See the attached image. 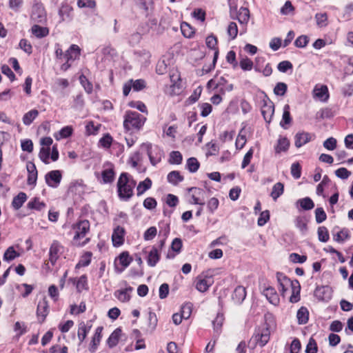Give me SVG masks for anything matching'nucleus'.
<instances>
[{
  "mask_svg": "<svg viewBox=\"0 0 353 353\" xmlns=\"http://www.w3.org/2000/svg\"><path fill=\"white\" fill-rule=\"evenodd\" d=\"M294 144L296 148H300L311 140V135L308 132H298L294 137Z\"/></svg>",
  "mask_w": 353,
  "mask_h": 353,
  "instance_id": "aec40b11",
  "label": "nucleus"
},
{
  "mask_svg": "<svg viewBox=\"0 0 353 353\" xmlns=\"http://www.w3.org/2000/svg\"><path fill=\"white\" fill-rule=\"evenodd\" d=\"M298 203L300 204L301 207L305 210H309L312 209L314 207V202L309 197H305L302 199H299Z\"/></svg>",
  "mask_w": 353,
  "mask_h": 353,
  "instance_id": "09e8293b",
  "label": "nucleus"
},
{
  "mask_svg": "<svg viewBox=\"0 0 353 353\" xmlns=\"http://www.w3.org/2000/svg\"><path fill=\"white\" fill-rule=\"evenodd\" d=\"M295 225L299 230L301 231V233L304 234L307 231V219L304 216H298L296 218L295 221Z\"/></svg>",
  "mask_w": 353,
  "mask_h": 353,
  "instance_id": "ea45409f",
  "label": "nucleus"
},
{
  "mask_svg": "<svg viewBox=\"0 0 353 353\" xmlns=\"http://www.w3.org/2000/svg\"><path fill=\"white\" fill-rule=\"evenodd\" d=\"M48 314V303L46 298L41 300L37 305V314L39 322L44 321Z\"/></svg>",
  "mask_w": 353,
  "mask_h": 353,
  "instance_id": "4468645a",
  "label": "nucleus"
},
{
  "mask_svg": "<svg viewBox=\"0 0 353 353\" xmlns=\"http://www.w3.org/2000/svg\"><path fill=\"white\" fill-rule=\"evenodd\" d=\"M102 330H103V327H101V326L98 327L95 330L94 334L92 338V340H91V342L90 344V347H89V350L91 352H94L97 350L98 345H99L100 341H101Z\"/></svg>",
  "mask_w": 353,
  "mask_h": 353,
  "instance_id": "6ab92c4d",
  "label": "nucleus"
},
{
  "mask_svg": "<svg viewBox=\"0 0 353 353\" xmlns=\"http://www.w3.org/2000/svg\"><path fill=\"white\" fill-rule=\"evenodd\" d=\"M135 185L136 182L128 173H122L117 181L119 198L125 201L131 198L133 195V190Z\"/></svg>",
  "mask_w": 353,
  "mask_h": 353,
  "instance_id": "f257e3e1",
  "label": "nucleus"
},
{
  "mask_svg": "<svg viewBox=\"0 0 353 353\" xmlns=\"http://www.w3.org/2000/svg\"><path fill=\"white\" fill-rule=\"evenodd\" d=\"M101 176L105 183H111L114 179V172L112 167L104 169L102 171Z\"/></svg>",
  "mask_w": 353,
  "mask_h": 353,
  "instance_id": "f704fd0d",
  "label": "nucleus"
},
{
  "mask_svg": "<svg viewBox=\"0 0 353 353\" xmlns=\"http://www.w3.org/2000/svg\"><path fill=\"white\" fill-rule=\"evenodd\" d=\"M288 86L285 83H278L274 88V93L278 96H283L287 91Z\"/></svg>",
  "mask_w": 353,
  "mask_h": 353,
  "instance_id": "13d9d810",
  "label": "nucleus"
},
{
  "mask_svg": "<svg viewBox=\"0 0 353 353\" xmlns=\"http://www.w3.org/2000/svg\"><path fill=\"white\" fill-rule=\"evenodd\" d=\"M276 276L279 285L291 286L293 284L294 281H291L289 278H288L284 274L281 272H277Z\"/></svg>",
  "mask_w": 353,
  "mask_h": 353,
  "instance_id": "de8ad7c7",
  "label": "nucleus"
},
{
  "mask_svg": "<svg viewBox=\"0 0 353 353\" xmlns=\"http://www.w3.org/2000/svg\"><path fill=\"white\" fill-rule=\"evenodd\" d=\"M18 256H19V254L14 250L12 246H10L4 252L3 260L10 261L14 260Z\"/></svg>",
  "mask_w": 353,
  "mask_h": 353,
  "instance_id": "79ce46f5",
  "label": "nucleus"
},
{
  "mask_svg": "<svg viewBox=\"0 0 353 353\" xmlns=\"http://www.w3.org/2000/svg\"><path fill=\"white\" fill-rule=\"evenodd\" d=\"M80 48L77 45H72L65 53V59L67 61L74 60L80 55Z\"/></svg>",
  "mask_w": 353,
  "mask_h": 353,
  "instance_id": "5701e85b",
  "label": "nucleus"
},
{
  "mask_svg": "<svg viewBox=\"0 0 353 353\" xmlns=\"http://www.w3.org/2000/svg\"><path fill=\"white\" fill-rule=\"evenodd\" d=\"M63 252V247L57 241H53L49 250V261L54 265Z\"/></svg>",
  "mask_w": 353,
  "mask_h": 353,
  "instance_id": "0eeeda50",
  "label": "nucleus"
},
{
  "mask_svg": "<svg viewBox=\"0 0 353 353\" xmlns=\"http://www.w3.org/2000/svg\"><path fill=\"white\" fill-rule=\"evenodd\" d=\"M182 155L179 151H173L170 154L169 162L171 164H180L182 162Z\"/></svg>",
  "mask_w": 353,
  "mask_h": 353,
  "instance_id": "3c124183",
  "label": "nucleus"
},
{
  "mask_svg": "<svg viewBox=\"0 0 353 353\" xmlns=\"http://www.w3.org/2000/svg\"><path fill=\"white\" fill-rule=\"evenodd\" d=\"M350 232L347 228H343L340 231H339L336 234L333 235L334 241L338 243H343L344 241L350 239Z\"/></svg>",
  "mask_w": 353,
  "mask_h": 353,
  "instance_id": "b1692460",
  "label": "nucleus"
},
{
  "mask_svg": "<svg viewBox=\"0 0 353 353\" xmlns=\"http://www.w3.org/2000/svg\"><path fill=\"white\" fill-rule=\"evenodd\" d=\"M246 296L245 288L241 285L237 286L232 294V299L236 303H241Z\"/></svg>",
  "mask_w": 353,
  "mask_h": 353,
  "instance_id": "412c9836",
  "label": "nucleus"
},
{
  "mask_svg": "<svg viewBox=\"0 0 353 353\" xmlns=\"http://www.w3.org/2000/svg\"><path fill=\"white\" fill-rule=\"evenodd\" d=\"M291 174L295 179H298L301 175V167L299 163H292L291 165Z\"/></svg>",
  "mask_w": 353,
  "mask_h": 353,
  "instance_id": "69168bd1",
  "label": "nucleus"
},
{
  "mask_svg": "<svg viewBox=\"0 0 353 353\" xmlns=\"http://www.w3.org/2000/svg\"><path fill=\"white\" fill-rule=\"evenodd\" d=\"M327 218V215L322 208H318L315 210V219L318 223L324 221Z\"/></svg>",
  "mask_w": 353,
  "mask_h": 353,
  "instance_id": "774afa93",
  "label": "nucleus"
},
{
  "mask_svg": "<svg viewBox=\"0 0 353 353\" xmlns=\"http://www.w3.org/2000/svg\"><path fill=\"white\" fill-rule=\"evenodd\" d=\"M133 291V288L130 286L126 287L123 289H119L114 292L115 297L121 302H128L131 298V293Z\"/></svg>",
  "mask_w": 353,
  "mask_h": 353,
  "instance_id": "dca6fc26",
  "label": "nucleus"
},
{
  "mask_svg": "<svg viewBox=\"0 0 353 353\" xmlns=\"http://www.w3.org/2000/svg\"><path fill=\"white\" fill-rule=\"evenodd\" d=\"M189 192H192V199L193 204L203 205L205 204L204 191L198 188L192 187L188 189Z\"/></svg>",
  "mask_w": 353,
  "mask_h": 353,
  "instance_id": "ddd939ff",
  "label": "nucleus"
},
{
  "mask_svg": "<svg viewBox=\"0 0 353 353\" xmlns=\"http://www.w3.org/2000/svg\"><path fill=\"white\" fill-rule=\"evenodd\" d=\"M308 311L306 307H301L297 312V319L299 324H305L308 321Z\"/></svg>",
  "mask_w": 353,
  "mask_h": 353,
  "instance_id": "58836bf2",
  "label": "nucleus"
},
{
  "mask_svg": "<svg viewBox=\"0 0 353 353\" xmlns=\"http://www.w3.org/2000/svg\"><path fill=\"white\" fill-rule=\"evenodd\" d=\"M97 3L95 0H78L77 6L80 8H88L94 9L96 8Z\"/></svg>",
  "mask_w": 353,
  "mask_h": 353,
  "instance_id": "5fc2aeb1",
  "label": "nucleus"
},
{
  "mask_svg": "<svg viewBox=\"0 0 353 353\" xmlns=\"http://www.w3.org/2000/svg\"><path fill=\"white\" fill-rule=\"evenodd\" d=\"M79 81L86 92L90 94L92 92V84L86 79L84 75L80 76Z\"/></svg>",
  "mask_w": 353,
  "mask_h": 353,
  "instance_id": "338daca9",
  "label": "nucleus"
},
{
  "mask_svg": "<svg viewBox=\"0 0 353 353\" xmlns=\"http://www.w3.org/2000/svg\"><path fill=\"white\" fill-rule=\"evenodd\" d=\"M318 238L321 242H327L329 240L330 236L328 230L325 227L321 226L319 228Z\"/></svg>",
  "mask_w": 353,
  "mask_h": 353,
  "instance_id": "603ef678",
  "label": "nucleus"
},
{
  "mask_svg": "<svg viewBox=\"0 0 353 353\" xmlns=\"http://www.w3.org/2000/svg\"><path fill=\"white\" fill-rule=\"evenodd\" d=\"M170 79L172 82H174L171 85L173 92L174 94L179 93L181 90V82L179 75L177 74H173L170 75Z\"/></svg>",
  "mask_w": 353,
  "mask_h": 353,
  "instance_id": "c03bdc74",
  "label": "nucleus"
},
{
  "mask_svg": "<svg viewBox=\"0 0 353 353\" xmlns=\"http://www.w3.org/2000/svg\"><path fill=\"white\" fill-rule=\"evenodd\" d=\"M119 332H120L119 330H116L109 336V338L108 339V343L110 347H112L118 343Z\"/></svg>",
  "mask_w": 353,
  "mask_h": 353,
  "instance_id": "e2e57ef3",
  "label": "nucleus"
},
{
  "mask_svg": "<svg viewBox=\"0 0 353 353\" xmlns=\"http://www.w3.org/2000/svg\"><path fill=\"white\" fill-rule=\"evenodd\" d=\"M316 24L319 27H325L327 26V17L325 13H317L315 15Z\"/></svg>",
  "mask_w": 353,
  "mask_h": 353,
  "instance_id": "680f3d73",
  "label": "nucleus"
},
{
  "mask_svg": "<svg viewBox=\"0 0 353 353\" xmlns=\"http://www.w3.org/2000/svg\"><path fill=\"white\" fill-rule=\"evenodd\" d=\"M119 262L121 265L123 266L124 268H127L132 261V258L130 256L129 254L126 252H122L119 255Z\"/></svg>",
  "mask_w": 353,
  "mask_h": 353,
  "instance_id": "bf43d9fd",
  "label": "nucleus"
},
{
  "mask_svg": "<svg viewBox=\"0 0 353 353\" xmlns=\"http://www.w3.org/2000/svg\"><path fill=\"white\" fill-rule=\"evenodd\" d=\"M28 207L30 209H34L38 211H41L46 207V203L43 201H40L39 199L34 198L28 203Z\"/></svg>",
  "mask_w": 353,
  "mask_h": 353,
  "instance_id": "a19ab883",
  "label": "nucleus"
},
{
  "mask_svg": "<svg viewBox=\"0 0 353 353\" xmlns=\"http://www.w3.org/2000/svg\"><path fill=\"white\" fill-rule=\"evenodd\" d=\"M31 32L37 38H43L49 34V30L46 27H41L35 24L31 28Z\"/></svg>",
  "mask_w": 353,
  "mask_h": 353,
  "instance_id": "cd10ccee",
  "label": "nucleus"
},
{
  "mask_svg": "<svg viewBox=\"0 0 353 353\" xmlns=\"http://www.w3.org/2000/svg\"><path fill=\"white\" fill-rule=\"evenodd\" d=\"M152 186V181L149 178H146L144 181L140 182L137 186V195L143 194L146 190H149Z\"/></svg>",
  "mask_w": 353,
  "mask_h": 353,
  "instance_id": "e433bc0d",
  "label": "nucleus"
},
{
  "mask_svg": "<svg viewBox=\"0 0 353 353\" xmlns=\"http://www.w3.org/2000/svg\"><path fill=\"white\" fill-rule=\"evenodd\" d=\"M313 94L314 98L323 102H326L330 97L327 86L325 85H316L313 90Z\"/></svg>",
  "mask_w": 353,
  "mask_h": 353,
  "instance_id": "9d476101",
  "label": "nucleus"
},
{
  "mask_svg": "<svg viewBox=\"0 0 353 353\" xmlns=\"http://www.w3.org/2000/svg\"><path fill=\"white\" fill-rule=\"evenodd\" d=\"M292 287V295L290 297L291 303H297L300 299V285L298 281L295 280L293 282Z\"/></svg>",
  "mask_w": 353,
  "mask_h": 353,
  "instance_id": "393cba45",
  "label": "nucleus"
},
{
  "mask_svg": "<svg viewBox=\"0 0 353 353\" xmlns=\"http://www.w3.org/2000/svg\"><path fill=\"white\" fill-rule=\"evenodd\" d=\"M14 330L17 332V336L19 337L24 334L26 332V326L24 323L16 322L14 326Z\"/></svg>",
  "mask_w": 353,
  "mask_h": 353,
  "instance_id": "0e129e2a",
  "label": "nucleus"
},
{
  "mask_svg": "<svg viewBox=\"0 0 353 353\" xmlns=\"http://www.w3.org/2000/svg\"><path fill=\"white\" fill-rule=\"evenodd\" d=\"M90 328L91 325L88 326L84 322H81L79 324L77 336L80 343H82L85 340Z\"/></svg>",
  "mask_w": 353,
  "mask_h": 353,
  "instance_id": "a878e982",
  "label": "nucleus"
},
{
  "mask_svg": "<svg viewBox=\"0 0 353 353\" xmlns=\"http://www.w3.org/2000/svg\"><path fill=\"white\" fill-rule=\"evenodd\" d=\"M292 119L290 117V106L289 105H285L283 108V113L282 117V120L280 122V125L282 128H286L285 125H288L291 123Z\"/></svg>",
  "mask_w": 353,
  "mask_h": 353,
  "instance_id": "c9c22d12",
  "label": "nucleus"
},
{
  "mask_svg": "<svg viewBox=\"0 0 353 353\" xmlns=\"http://www.w3.org/2000/svg\"><path fill=\"white\" fill-rule=\"evenodd\" d=\"M142 146L147 150V154L152 165H156L161 161L163 152L159 146H153L151 143H143Z\"/></svg>",
  "mask_w": 353,
  "mask_h": 353,
  "instance_id": "39448f33",
  "label": "nucleus"
},
{
  "mask_svg": "<svg viewBox=\"0 0 353 353\" xmlns=\"http://www.w3.org/2000/svg\"><path fill=\"white\" fill-rule=\"evenodd\" d=\"M73 132V128L72 126L68 125L61 128L57 133L54 134V138L57 140L61 139H65L72 135Z\"/></svg>",
  "mask_w": 353,
  "mask_h": 353,
  "instance_id": "7c9ffc66",
  "label": "nucleus"
},
{
  "mask_svg": "<svg viewBox=\"0 0 353 353\" xmlns=\"http://www.w3.org/2000/svg\"><path fill=\"white\" fill-rule=\"evenodd\" d=\"M192 305L191 303H186L181 306V314L184 319H188L191 315Z\"/></svg>",
  "mask_w": 353,
  "mask_h": 353,
  "instance_id": "8fccbe9b",
  "label": "nucleus"
},
{
  "mask_svg": "<svg viewBox=\"0 0 353 353\" xmlns=\"http://www.w3.org/2000/svg\"><path fill=\"white\" fill-rule=\"evenodd\" d=\"M73 244L77 246L85 245L90 240L85 238L90 230V223L87 220L80 221L72 225Z\"/></svg>",
  "mask_w": 353,
  "mask_h": 353,
  "instance_id": "f03ea898",
  "label": "nucleus"
},
{
  "mask_svg": "<svg viewBox=\"0 0 353 353\" xmlns=\"http://www.w3.org/2000/svg\"><path fill=\"white\" fill-rule=\"evenodd\" d=\"M73 8L68 4H62L59 10V15L61 21H70L72 19Z\"/></svg>",
  "mask_w": 353,
  "mask_h": 353,
  "instance_id": "a211bd4d",
  "label": "nucleus"
},
{
  "mask_svg": "<svg viewBox=\"0 0 353 353\" xmlns=\"http://www.w3.org/2000/svg\"><path fill=\"white\" fill-rule=\"evenodd\" d=\"M73 283H75L77 290L79 292H81L83 290H86L88 289L87 277L85 275L81 276L79 278L77 279V280H76V279H74Z\"/></svg>",
  "mask_w": 353,
  "mask_h": 353,
  "instance_id": "2f4dec72",
  "label": "nucleus"
},
{
  "mask_svg": "<svg viewBox=\"0 0 353 353\" xmlns=\"http://www.w3.org/2000/svg\"><path fill=\"white\" fill-rule=\"evenodd\" d=\"M228 34L231 39H234L238 34V28L235 22H230L228 27Z\"/></svg>",
  "mask_w": 353,
  "mask_h": 353,
  "instance_id": "4d7b16f0",
  "label": "nucleus"
},
{
  "mask_svg": "<svg viewBox=\"0 0 353 353\" xmlns=\"http://www.w3.org/2000/svg\"><path fill=\"white\" fill-rule=\"evenodd\" d=\"M160 255L159 254L157 248L153 247L152 250L150 251L148 256V264L151 267H154L158 263Z\"/></svg>",
  "mask_w": 353,
  "mask_h": 353,
  "instance_id": "c85d7f7f",
  "label": "nucleus"
},
{
  "mask_svg": "<svg viewBox=\"0 0 353 353\" xmlns=\"http://www.w3.org/2000/svg\"><path fill=\"white\" fill-rule=\"evenodd\" d=\"M315 295L320 300L327 301L331 298V292L327 286L318 287L315 290Z\"/></svg>",
  "mask_w": 353,
  "mask_h": 353,
  "instance_id": "4be33fe9",
  "label": "nucleus"
},
{
  "mask_svg": "<svg viewBox=\"0 0 353 353\" xmlns=\"http://www.w3.org/2000/svg\"><path fill=\"white\" fill-rule=\"evenodd\" d=\"M181 30L183 36L187 38H191L194 34L193 28L186 22L181 23Z\"/></svg>",
  "mask_w": 353,
  "mask_h": 353,
  "instance_id": "a18cd8bd",
  "label": "nucleus"
},
{
  "mask_svg": "<svg viewBox=\"0 0 353 353\" xmlns=\"http://www.w3.org/2000/svg\"><path fill=\"white\" fill-rule=\"evenodd\" d=\"M92 254L90 252H85L81 257L79 261L76 265V268L88 266L91 261Z\"/></svg>",
  "mask_w": 353,
  "mask_h": 353,
  "instance_id": "37998d69",
  "label": "nucleus"
},
{
  "mask_svg": "<svg viewBox=\"0 0 353 353\" xmlns=\"http://www.w3.org/2000/svg\"><path fill=\"white\" fill-rule=\"evenodd\" d=\"M239 65L243 70H251L253 67V62L248 57H244L240 60Z\"/></svg>",
  "mask_w": 353,
  "mask_h": 353,
  "instance_id": "052dcab7",
  "label": "nucleus"
},
{
  "mask_svg": "<svg viewBox=\"0 0 353 353\" xmlns=\"http://www.w3.org/2000/svg\"><path fill=\"white\" fill-rule=\"evenodd\" d=\"M270 325L267 323L263 324L256 330L254 336L249 342V346L252 349H254L256 345L261 347L265 346L270 340Z\"/></svg>",
  "mask_w": 353,
  "mask_h": 353,
  "instance_id": "7ed1b4c3",
  "label": "nucleus"
},
{
  "mask_svg": "<svg viewBox=\"0 0 353 353\" xmlns=\"http://www.w3.org/2000/svg\"><path fill=\"white\" fill-rule=\"evenodd\" d=\"M263 294L271 304L274 305H278L279 304V296L274 288L268 287L265 288Z\"/></svg>",
  "mask_w": 353,
  "mask_h": 353,
  "instance_id": "2eb2a0df",
  "label": "nucleus"
},
{
  "mask_svg": "<svg viewBox=\"0 0 353 353\" xmlns=\"http://www.w3.org/2000/svg\"><path fill=\"white\" fill-rule=\"evenodd\" d=\"M233 19H237L239 22L242 25H246L250 19V11L247 8L241 7L239 11L236 10V14H234V18Z\"/></svg>",
  "mask_w": 353,
  "mask_h": 353,
  "instance_id": "f3484780",
  "label": "nucleus"
},
{
  "mask_svg": "<svg viewBox=\"0 0 353 353\" xmlns=\"http://www.w3.org/2000/svg\"><path fill=\"white\" fill-rule=\"evenodd\" d=\"M183 180V177L178 171H172L168 174V181L169 183L176 185Z\"/></svg>",
  "mask_w": 353,
  "mask_h": 353,
  "instance_id": "4c0bfd02",
  "label": "nucleus"
},
{
  "mask_svg": "<svg viewBox=\"0 0 353 353\" xmlns=\"http://www.w3.org/2000/svg\"><path fill=\"white\" fill-rule=\"evenodd\" d=\"M61 177L59 170H52L46 175V181L49 186L57 188L61 182Z\"/></svg>",
  "mask_w": 353,
  "mask_h": 353,
  "instance_id": "9b49d317",
  "label": "nucleus"
},
{
  "mask_svg": "<svg viewBox=\"0 0 353 353\" xmlns=\"http://www.w3.org/2000/svg\"><path fill=\"white\" fill-rule=\"evenodd\" d=\"M30 19L34 23H43L46 21V12L41 3L36 2L33 4Z\"/></svg>",
  "mask_w": 353,
  "mask_h": 353,
  "instance_id": "423d86ee",
  "label": "nucleus"
},
{
  "mask_svg": "<svg viewBox=\"0 0 353 353\" xmlns=\"http://www.w3.org/2000/svg\"><path fill=\"white\" fill-rule=\"evenodd\" d=\"M274 112V103L269 99H263L261 106V113L266 122L270 123Z\"/></svg>",
  "mask_w": 353,
  "mask_h": 353,
  "instance_id": "6e6552de",
  "label": "nucleus"
},
{
  "mask_svg": "<svg viewBox=\"0 0 353 353\" xmlns=\"http://www.w3.org/2000/svg\"><path fill=\"white\" fill-rule=\"evenodd\" d=\"M187 167L190 172H195L199 168V163L196 158L191 157L188 159Z\"/></svg>",
  "mask_w": 353,
  "mask_h": 353,
  "instance_id": "6e6d98bb",
  "label": "nucleus"
},
{
  "mask_svg": "<svg viewBox=\"0 0 353 353\" xmlns=\"http://www.w3.org/2000/svg\"><path fill=\"white\" fill-rule=\"evenodd\" d=\"M284 185L281 182L276 183L272 189L270 196L276 201L277 199L283 194Z\"/></svg>",
  "mask_w": 353,
  "mask_h": 353,
  "instance_id": "bb28decb",
  "label": "nucleus"
},
{
  "mask_svg": "<svg viewBox=\"0 0 353 353\" xmlns=\"http://www.w3.org/2000/svg\"><path fill=\"white\" fill-rule=\"evenodd\" d=\"M27 199V196L24 192L19 193L13 198L12 201V206L15 210H19Z\"/></svg>",
  "mask_w": 353,
  "mask_h": 353,
  "instance_id": "c756f323",
  "label": "nucleus"
},
{
  "mask_svg": "<svg viewBox=\"0 0 353 353\" xmlns=\"http://www.w3.org/2000/svg\"><path fill=\"white\" fill-rule=\"evenodd\" d=\"M290 145V141L285 137H280L278 139V143L275 147V151L276 153L286 151Z\"/></svg>",
  "mask_w": 353,
  "mask_h": 353,
  "instance_id": "72a5a7b5",
  "label": "nucleus"
},
{
  "mask_svg": "<svg viewBox=\"0 0 353 353\" xmlns=\"http://www.w3.org/2000/svg\"><path fill=\"white\" fill-rule=\"evenodd\" d=\"M195 283L196 289L201 292H205L212 285L213 279L211 276H199L196 277Z\"/></svg>",
  "mask_w": 353,
  "mask_h": 353,
  "instance_id": "1a4fd4ad",
  "label": "nucleus"
},
{
  "mask_svg": "<svg viewBox=\"0 0 353 353\" xmlns=\"http://www.w3.org/2000/svg\"><path fill=\"white\" fill-rule=\"evenodd\" d=\"M125 229L121 226H117L112 234V241L114 246L119 247L124 242Z\"/></svg>",
  "mask_w": 353,
  "mask_h": 353,
  "instance_id": "f8f14e48",
  "label": "nucleus"
},
{
  "mask_svg": "<svg viewBox=\"0 0 353 353\" xmlns=\"http://www.w3.org/2000/svg\"><path fill=\"white\" fill-rule=\"evenodd\" d=\"M39 157L43 163L46 164L48 163V159L50 157V148L42 147L40 150Z\"/></svg>",
  "mask_w": 353,
  "mask_h": 353,
  "instance_id": "864d4df0",
  "label": "nucleus"
},
{
  "mask_svg": "<svg viewBox=\"0 0 353 353\" xmlns=\"http://www.w3.org/2000/svg\"><path fill=\"white\" fill-rule=\"evenodd\" d=\"M145 119V117L137 112H126L124 117L123 127L128 131L133 130H139L144 125Z\"/></svg>",
  "mask_w": 353,
  "mask_h": 353,
  "instance_id": "20e7f679",
  "label": "nucleus"
},
{
  "mask_svg": "<svg viewBox=\"0 0 353 353\" xmlns=\"http://www.w3.org/2000/svg\"><path fill=\"white\" fill-rule=\"evenodd\" d=\"M39 112L37 110H31L26 112L23 117V123L26 125H30L38 117Z\"/></svg>",
  "mask_w": 353,
  "mask_h": 353,
  "instance_id": "473e14b6",
  "label": "nucleus"
},
{
  "mask_svg": "<svg viewBox=\"0 0 353 353\" xmlns=\"http://www.w3.org/2000/svg\"><path fill=\"white\" fill-rule=\"evenodd\" d=\"M276 276L279 285L291 286L293 284L294 281H291L289 278H288L284 274L281 272H277Z\"/></svg>",
  "mask_w": 353,
  "mask_h": 353,
  "instance_id": "49530a36",
  "label": "nucleus"
}]
</instances>
